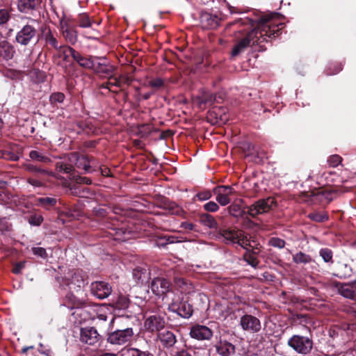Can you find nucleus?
I'll return each instance as SVG.
<instances>
[{
  "instance_id": "f257e3e1",
  "label": "nucleus",
  "mask_w": 356,
  "mask_h": 356,
  "mask_svg": "<svg viewBox=\"0 0 356 356\" xmlns=\"http://www.w3.org/2000/svg\"><path fill=\"white\" fill-rule=\"evenodd\" d=\"M275 17H277V15L275 13H271L261 17L258 20V28L248 31L245 36L236 44L232 49V55L236 56L243 51L252 43L258 42L259 40L257 36L258 34H259V37L262 38L263 41H267L269 38L277 37L279 31L284 27V24L273 21Z\"/></svg>"
},
{
  "instance_id": "f03ea898",
  "label": "nucleus",
  "mask_w": 356,
  "mask_h": 356,
  "mask_svg": "<svg viewBox=\"0 0 356 356\" xmlns=\"http://www.w3.org/2000/svg\"><path fill=\"white\" fill-rule=\"evenodd\" d=\"M68 160L58 161L56 163V170L57 172H62L72 175L74 174V166L79 169H83L86 172H90V163L88 157L85 155H79L78 153H70L67 156Z\"/></svg>"
},
{
  "instance_id": "7ed1b4c3",
  "label": "nucleus",
  "mask_w": 356,
  "mask_h": 356,
  "mask_svg": "<svg viewBox=\"0 0 356 356\" xmlns=\"http://www.w3.org/2000/svg\"><path fill=\"white\" fill-rule=\"evenodd\" d=\"M277 207V203L275 199L272 197H268L264 199H260L256 201L254 204L247 207V214L255 218L258 215H261L269 212Z\"/></svg>"
},
{
  "instance_id": "20e7f679",
  "label": "nucleus",
  "mask_w": 356,
  "mask_h": 356,
  "mask_svg": "<svg viewBox=\"0 0 356 356\" xmlns=\"http://www.w3.org/2000/svg\"><path fill=\"white\" fill-rule=\"evenodd\" d=\"M35 22L34 19H31V23H27L19 29L15 35L17 43L27 46L35 38L38 31L33 24Z\"/></svg>"
},
{
  "instance_id": "39448f33",
  "label": "nucleus",
  "mask_w": 356,
  "mask_h": 356,
  "mask_svg": "<svg viewBox=\"0 0 356 356\" xmlns=\"http://www.w3.org/2000/svg\"><path fill=\"white\" fill-rule=\"evenodd\" d=\"M288 344L293 348L298 353L307 355L309 354L312 348V341L309 338L294 335L288 341Z\"/></svg>"
},
{
  "instance_id": "423d86ee",
  "label": "nucleus",
  "mask_w": 356,
  "mask_h": 356,
  "mask_svg": "<svg viewBox=\"0 0 356 356\" xmlns=\"http://www.w3.org/2000/svg\"><path fill=\"white\" fill-rule=\"evenodd\" d=\"M64 284L70 290L78 291L84 286V278L80 271L72 270L65 277Z\"/></svg>"
},
{
  "instance_id": "0eeeda50",
  "label": "nucleus",
  "mask_w": 356,
  "mask_h": 356,
  "mask_svg": "<svg viewBox=\"0 0 356 356\" xmlns=\"http://www.w3.org/2000/svg\"><path fill=\"white\" fill-rule=\"evenodd\" d=\"M234 193V189L230 186H218L213 188V193L216 195V200L221 206H226L231 202L229 196Z\"/></svg>"
},
{
  "instance_id": "6e6552de",
  "label": "nucleus",
  "mask_w": 356,
  "mask_h": 356,
  "mask_svg": "<svg viewBox=\"0 0 356 356\" xmlns=\"http://www.w3.org/2000/svg\"><path fill=\"white\" fill-rule=\"evenodd\" d=\"M133 329L114 330L108 337V341L111 344H123L132 338Z\"/></svg>"
},
{
  "instance_id": "1a4fd4ad",
  "label": "nucleus",
  "mask_w": 356,
  "mask_h": 356,
  "mask_svg": "<svg viewBox=\"0 0 356 356\" xmlns=\"http://www.w3.org/2000/svg\"><path fill=\"white\" fill-rule=\"evenodd\" d=\"M90 291L94 296L99 299H104L111 293L112 288L108 283L98 281L91 284Z\"/></svg>"
},
{
  "instance_id": "9d476101",
  "label": "nucleus",
  "mask_w": 356,
  "mask_h": 356,
  "mask_svg": "<svg viewBox=\"0 0 356 356\" xmlns=\"http://www.w3.org/2000/svg\"><path fill=\"white\" fill-rule=\"evenodd\" d=\"M240 325L247 332H257L261 329L259 320L252 315L245 314L241 318Z\"/></svg>"
},
{
  "instance_id": "9b49d317",
  "label": "nucleus",
  "mask_w": 356,
  "mask_h": 356,
  "mask_svg": "<svg viewBox=\"0 0 356 356\" xmlns=\"http://www.w3.org/2000/svg\"><path fill=\"white\" fill-rule=\"evenodd\" d=\"M151 289L156 296H165L170 290V283L165 278H154L151 284Z\"/></svg>"
},
{
  "instance_id": "f8f14e48",
  "label": "nucleus",
  "mask_w": 356,
  "mask_h": 356,
  "mask_svg": "<svg viewBox=\"0 0 356 356\" xmlns=\"http://www.w3.org/2000/svg\"><path fill=\"white\" fill-rule=\"evenodd\" d=\"M168 308L184 318H189L193 314L192 306L186 302H178V301L172 300L168 305Z\"/></svg>"
},
{
  "instance_id": "ddd939ff",
  "label": "nucleus",
  "mask_w": 356,
  "mask_h": 356,
  "mask_svg": "<svg viewBox=\"0 0 356 356\" xmlns=\"http://www.w3.org/2000/svg\"><path fill=\"white\" fill-rule=\"evenodd\" d=\"M69 51L72 54L73 59L76 60L81 67L86 69L90 70L91 67H94L95 59L106 60L105 57L99 58L92 56H83L74 49H70Z\"/></svg>"
},
{
  "instance_id": "4468645a",
  "label": "nucleus",
  "mask_w": 356,
  "mask_h": 356,
  "mask_svg": "<svg viewBox=\"0 0 356 356\" xmlns=\"http://www.w3.org/2000/svg\"><path fill=\"white\" fill-rule=\"evenodd\" d=\"M190 335L197 340H209L211 338L213 332L205 325H195L191 327Z\"/></svg>"
},
{
  "instance_id": "2eb2a0df",
  "label": "nucleus",
  "mask_w": 356,
  "mask_h": 356,
  "mask_svg": "<svg viewBox=\"0 0 356 356\" xmlns=\"http://www.w3.org/2000/svg\"><path fill=\"white\" fill-rule=\"evenodd\" d=\"M145 328L149 332H159L165 326L164 319L158 315H152L145 321Z\"/></svg>"
},
{
  "instance_id": "dca6fc26",
  "label": "nucleus",
  "mask_w": 356,
  "mask_h": 356,
  "mask_svg": "<svg viewBox=\"0 0 356 356\" xmlns=\"http://www.w3.org/2000/svg\"><path fill=\"white\" fill-rule=\"evenodd\" d=\"M16 51L15 47L7 40L0 42V60L8 61L12 60Z\"/></svg>"
},
{
  "instance_id": "f3484780",
  "label": "nucleus",
  "mask_w": 356,
  "mask_h": 356,
  "mask_svg": "<svg viewBox=\"0 0 356 356\" xmlns=\"http://www.w3.org/2000/svg\"><path fill=\"white\" fill-rule=\"evenodd\" d=\"M99 334L94 327H85L81 330L80 339L83 343L94 345L99 341Z\"/></svg>"
},
{
  "instance_id": "a211bd4d",
  "label": "nucleus",
  "mask_w": 356,
  "mask_h": 356,
  "mask_svg": "<svg viewBox=\"0 0 356 356\" xmlns=\"http://www.w3.org/2000/svg\"><path fill=\"white\" fill-rule=\"evenodd\" d=\"M220 235L226 243H236L243 235V231L235 228H226L220 230Z\"/></svg>"
},
{
  "instance_id": "6ab92c4d",
  "label": "nucleus",
  "mask_w": 356,
  "mask_h": 356,
  "mask_svg": "<svg viewBox=\"0 0 356 356\" xmlns=\"http://www.w3.org/2000/svg\"><path fill=\"white\" fill-rule=\"evenodd\" d=\"M42 40H43L45 42L44 46L48 47L50 46L51 47L58 49L61 48V45L59 44L58 41L56 38V35L54 34L50 29L44 28L42 31Z\"/></svg>"
},
{
  "instance_id": "aec40b11",
  "label": "nucleus",
  "mask_w": 356,
  "mask_h": 356,
  "mask_svg": "<svg viewBox=\"0 0 356 356\" xmlns=\"http://www.w3.org/2000/svg\"><path fill=\"white\" fill-rule=\"evenodd\" d=\"M175 285L181 293L190 294L194 291L193 284L183 277H176L174 279Z\"/></svg>"
},
{
  "instance_id": "412c9836",
  "label": "nucleus",
  "mask_w": 356,
  "mask_h": 356,
  "mask_svg": "<svg viewBox=\"0 0 356 356\" xmlns=\"http://www.w3.org/2000/svg\"><path fill=\"white\" fill-rule=\"evenodd\" d=\"M200 22L204 28L213 29L218 26V17L207 12H203L200 15Z\"/></svg>"
},
{
  "instance_id": "4be33fe9",
  "label": "nucleus",
  "mask_w": 356,
  "mask_h": 356,
  "mask_svg": "<svg viewBox=\"0 0 356 356\" xmlns=\"http://www.w3.org/2000/svg\"><path fill=\"white\" fill-rule=\"evenodd\" d=\"M38 4V0H18L17 6L20 13H29L35 10Z\"/></svg>"
},
{
  "instance_id": "5701e85b",
  "label": "nucleus",
  "mask_w": 356,
  "mask_h": 356,
  "mask_svg": "<svg viewBox=\"0 0 356 356\" xmlns=\"http://www.w3.org/2000/svg\"><path fill=\"white\" fill-rule=\"evenodd\" d=\"M216 350L221 356H230L235 353L234 346L227 341H221L217 346Z\"/></svg>"
},
{
  "instance_id": "b1692460",
  "label": "nucleus",
  "mask_w": 356,
  "mask_h": 356,
  "mask_svg": "<svg viewBox=\"0 0 356 356\" xmlns=\"http://www.w3.org/2000/svg\"><path fill=\"white\" fill-rule=\"evenodd\" d=\"M24 168L27 171H29L30 172L35 173V174L40 173L41 175H48V176H50V177H55V178L58 179H61V177L58 175L56 173H55V172H54L52 171H49V170H45V169L39 168L37 166H35V165H34L33 164H31V163L25 164L24 165Z\"/></svg>"
},
{
  "instance_id": "393cba45",
  "label": "nucleus",
  "mask_w": 356,
  "mask_h": 356,
  "mask_svg": "<svg viewBox=\"0 0 356 356\" xmlns=\"http://www.w3.org/2000/svg\"><path fill=\"white\" fill-rule=\"evenodd\" d=\"M161 342L166 347L172 346L176 342L175 334L170 331H165L159 334Z\"/></svg>"
},
{
  "instance_id": "a878e982",
  "label": "nucleus",
  "mask_w": 356,
  "mask_h": 356,
  "mask_svg": "<svg viewBox=\"0 0 356 356\" xmlns=\"http://www.w3.org/2000/svg\"><path fill=\"white\" fill-rule=\"evenodd\" d=\"M57 202V200L55 197H39L36 200L35 205L41 207L47 210L54 207Z\"/></svg>"
},
{
  "instance_id": "bb28decb",
  "label": "nucleus",
  "mask_w": 356,
  "mask_h": 356,
  "mask_svg": "<svg viewBox=\"0 0 356 356\" xmlns=\"http://www.w3.org/2000/svg\"><path fill=\"white\" fill-rule=\"evenodd\" d=\"M130 301L126 296L120 295L115 300H113L111 305L118 310H124L129 307Z\"/></svg>"
},
{
  "instance_id": "cd10ccee",
  "label": "nucleus",
  "mask_w": 356,
  "mask_h": 356,
  "mask_svg": "<svg viewBox=\"0 0 356 356\" xmlns=\"http://www.w3.org/2000/svg\"><path fill=\"white\" fill-rule=\"evenodd\" d=\"M200 222L202 225L210 229H217L218 227L216 219L208 213L202 214L200 216Z\"/></svg>"
},
{
  "instance_id": "c85d7f7f",
  "label": "nucleus",
  "mask_w": 356,
  "mask_h": 356,
  "mask_svg": "<svg viewBox=\"0 0 356 356\" xmlns=\"http://www.w3.org/2000/svg\"><path fill=\"white\" fill-rule=\"evenodd\" d=\"M293 261L297 264H307L311 263L313 259L309 254L298 252L293 255Z\"/></svg>"
},
{
  "instance_id": "c756f323",
  "label": "nucleus",
  "mask_w": 356,
  "mask_h": 356,
  "mask_svg": "<svg viewBox=\"0 0 356 356\" xmlns=\"http://www.w3.org/2000/svg\"><path fill=\"white\" fill-rule=\"evenodd\" d=\"M29 156L32 160L37 161L39 162H42L45 163L51 162V160L49 156L44 155L41 152H38L36 150L31 151L29 153Z\"/></svg>"
},
{
  "instance_id": "7c9ffc66",
  "label": "nucleus",
  "mask_w": 356,
  "mask_h": 356,
  "mask_svg": "<svg viewBox=\"0 0 356 356\" xmlns=\"http://www.w3.org/2000/svg\"><path fill=\"white\" fill-rule=\"evenodd\" d=\"M229 213L234 217H239L243 216L244 213H247V210L243 209L238 204H232L228 208Z\"/></svg>"
},
{
  "instance_id": "2f4dec72",
  "label": "nucleus",
  "mask_w": 356,
  "mask_h": 356,
  "mask_svg": "<svg viewBox=\"0 0 356 356\" xmlns=\"http://www.w3.org/2000/svg\"><path fill=\"white\" fill-rule=\"evenodd\" d=\"M124 321H128V318L124 317L113 318L111 321L112 329H114L115 325L116 326L115 330L132 329L131 327H127L124 323Z\"/></svg>"
},
{
  "instance_id": "473e14b6",
  "label": "nucleus",
  "mask_w": 356,
  "mask_h": 356,
  "mask_svg": "<svg viewBox=\"0 0 356 356\" xmlns=\"http://www.w3.org/2000/svg\"><path fill=\"white\" fill-rule=\"evenodd\" d=\"M134 277L141 283L146 282L149 279V273L145 270L135 269L133 272Z\"/></svg>"
},
{
  "instance_id": "72a5a7b5",
  "label": "nucleus",
  "mask_w": 356,
  "mask_h": 356,
  "mask_svg": "<svg viewBox=\"0 0 356 356\" xmlns=\"http://www.w3.org/2000/svg\"><path fill=\"white\" fill-rule=\"evenodd\" d=\"M65 300L69 307H78L81 304V301L72 293H67Z\"/></svg>"
},
{
  "instance_id": "f704fd0d",
  "label": "nucleus",
  "mask_w": 356,
  "mask_h": 356,
  "mask_svg": "<svg viewBox=\"0 0 356 356\" xmlns=\"http://www.w3.org/2000/svg\"><path fill=\"white\" fill-rule=\"evenodd\" d=\"M63 36L70 43L74 44L77 41L76 32L72 29H66L63 31Z\"/></svg>"
},
{
  "instance_id": "c9c22d12",
  "label": "nucleus",
  "mask_w": 356,
  "mask_h": 356,
  "mask_svg": "<svg viewBox=\"0 0 356 356\" xmlns=\"http://www.w3.org/2000/svg\"><path fill=\"white\" fill-rule=\"evenodd\" d=\"M97 59L94 60V67H91L90 70H92L94 72L97 73H104L107 74L109 72V70L107 67V65L105 63L96 62Z\"/></svg>"
},
{
  "instance_id": "e433bc0d",
  "label": "nucleus",
  "mask_w": 356,
  "mask_h": 356,
  "mask_svg": "<svg viewBox=\"0 0 356 356\" xmlns=\"http://www.w3.org/2000/svg\"><path fill=\"white\" fill-rule=\"evenodd\" d=\"M146 356L145 353L137 348H124L122 350L121 356Z\"/></svg>"
},
{
  "instance_id": "4c0bfd02",
  "label": "nucleus",
  "mask_w": 356,
  "mask_h": 356,
  "mask_svg": "<svg viewBox=\"0 0 356 356\" xmlns=\"http://www.w3.org/2000/svg\"><path fill=\"white\" fill-rule=\"evenodd\" d=\"M11 14L8 9H0V26L4 25L10 19Z\"/></svg>"
},
{
  "instance_id": "58836bf2",
  "label": "nucleus",
  "mask_w": 356,
  "mask_h": 356,
  "mask_svg": "<svg viewBox=\"0 0 356 356\" xmlns=\"http://www.w3.org/2000/svg\"><path fill=\"white\" fill-rule=\"evenodd\" d=\"M79 26L82 28H88L92 25V22L89 17L86 14L79 15L78 19Z\"/></svg>"
},
{
  "instance_id": "ea45409f",
  "label": "nucleus",
  "mask_w": 356,
  "mask_h": 356,
  "mask_svg": "<svg viewBox=\"0 0 356 356\" xmlns=\"http://www.w3.org/2000/svg\"><path fill=\"white\" fill-rule=\"evenodd\" d=\"M319 254L326 263H332V252L328 248H322L319 251Z\"/></svg>"
},
{
  "instance_id": "a19ab883",
  "label": "nucleus",
  "mask_w": 356,
  "mask_h": 356,
  "mask_svg": "<svg viewBox=\"0 0 356 356\" xmlns=\"http://www.w3.org/2000/svg\"><path fill=\"white\" fill-rule=\"evenodd\" d=\"M113 86H117L120 87L121 86V81L119 79L115 78V77H110L107 82L104 83L102 85L103 88H108V90H112L111 87Z\"/></svg>"
},
{
  "instance_id": "79ce46f5",
  "label": "nucleus",
  "mask_w": 356,
  "mask_h": 356,
  "mask_svg": "<svg viewBox=\"0 0 356 356\" xmlns=\"http://www.w3.org/2000/svg\"><path fill=\"white\" fill-rule=\"evenodd\" d=\"M70 49H74L70 47L62 46L61 48L57 49L59 52V56L63 58V59L65 61L67 60L68 58L71 56L72 57V54L69 51Z\"/></svg>"
},
{
  "instance_id": "37998d69",
  "label": "nucleus",
  "mask_w": 356,
  "mask_h": 356,
  "mask_svg": "<svg viewBox=\"0 0 356 356\" xmlns=\"http://www.w3.org/2000/svg\"><path fill=\"white\" fill-rule=\"evenodd\" d=\"M241 247L244 249L248 250V248H253V245L251 243V241L248 239L247 236L245 235V233L243 232V235L240 237L236 243Z\"/></svg>"
},
{
  "instance_id": "c03bdc74",
  "label": "nucleus",
  "mask_w": 356,
  "mask_h": 356,
  "mask_svg": "<svg viewBox=\"0 0 356 356\" xmlns=\"http://www.w3.org/2000/svg\"><path fill=\"white\" fill-rule=\"evenodd\" d=\"M241 247L244 249L248 250V248H253V245L251 243V241L248 239L247 236L245 235V233L243 232V235L240 237L236 243Z\"/></svg>"
},
{
  "instance_id": "a18cd8bd",
  "label": "nucleus",
  "mask_w": 356,
  "mask_h": 356,
  "mask_svg": "<svg viewBox=\"0 0 356 356\" xmlns=\"http://www.w3.org/2000/svg\"><path fill=\"white\" fill-rule=\"evenodd\" d=\"M269 245L277 248L282 249L285 246V241L277 237H272L269 240Z\"/></svg>"
},
{
  "instance_id": "49530a36",
  "label": "nucleus",
  "mask_w": 356,
  "mask_h": 356,
  "mask_svg": "<svg viewBox=\"0 0 356 356\" xmlns=\"http://www.w3.org/2000/svg\"><path fill=\"white\" fill-rule=\"evenodd\" d=\"M342 161V159L340 156L337 154H334L330 156L327 159V163L329 166L335 168L338 166Z\"/></svg>"
},
{
  "instance_id": "de8ad7c7",
  "label": "nucleus",
  "mask_w": 356,
  "mask_h": 356,
  "mask_svg": "<svg viewBox=\"0 0 356 356\" xmlns=\"http://www.w3.org/2000/svg\"><path fill=\"white\" fill-rule=\"evenodd\" d=\"M213 191H210L209 190H204L202 191H200L196 194V197L200 201H206L209 200L212 197Z\"/></svg>"
},
{
  "instance_id": "09e8293b",
  "label": "nucleus",
  "mask_w": 356,
  "mask_h": 356,
  "mask_svg": "<svg viewBox=\"0 0 356 356\" xmlns=\"http://www.w3.org/2000/svg\"><path fill=\"white\" fill-rule=\"evenodd\" d=\"M70 179L74 180L78 184H86L87 185L91 184V180L86 177H80L77 176L75 174H72V175H69Z\"/></svg>"
},
{
  "instance_id": "8fccbe9b",
  "label": "nucleus",
  "mask_w": 356,
  "mask_h": 356,
  "mask_svg": "<svg viewBox=\"0 0 356 356\" xmlns=\"http://www.w3.org/2000/svg\"><path fill=\"white\" fill-rule=\"evenodd\" d=\"M148 86L153 88H155L156 90H159L163 87L164 81L161 78H156L149 81L148 83Z\"/></svg>"
},
{
  "instance_id": "3c124183",
  "label": "nucleus",
  "mask_w": 356,
  "mask_h": 356,
  "mask_svg": "<svg viewBox=\"0 0 356 356\" xmlns=\"http://www.w3.org/2000/svg\"><path fill=\"white\" fill-rule=\"evenodd\" d=\"M203 207L205 211L209 212H216L219 209L218 204L213 201L207 202L204 204Z\"/></svg>"
},
{
  "instance_id": "603ef678",
  "label": "nucleus",
  "mask_w": 356,
  "mask_h": 356,
  "mask_svg": "<svg viewBox=\"0 0 356 356\" xmlns=\"http://www.w3.org/2000/svg\"><path fill=\"white\" fill-rule=\"evenodd\" d=\"M65 95L62 92H55L51 95L50 102L52 104L62 103L64 101Z\"/></svg>"
},
{
  "instance_id": "864d4df0",
  "label": "nucleus",
  "mask_w": 356,
  "mask_h": 356,
  "mask_svg": "<svg viewBox=\"0 0 356 356\" xmlns=\"http://www.w3.org/2000/svg\"><path fill=\"white\" fill-rule=\"evenodd\" d=\"M309 217L316 222H323L327 219V216L323 213H312L309 215Z\"/></svg>"
},
{
  "instance_id": "5fc2aeb1",
  "label": "nucleus",
  "mask_w": 356,
  "mask_h": 356,
  "mask_svg": "<svg viewBox=\"0 0 356 356\" xmlns=\"http://www.w3.org/2000/svg\"><path fill=\"white\" fill-rule=\"evenodd\" d=\"M32 252L34 255L40 257L42 259H46L47 257V251L43 248L33 247L32 248Z\"/></svg>"
},
{
  "instance_id": "6e6d98bb",
  "label": "nucleus",
  "mask_w": 356,
  "mask_h": 356,
  "mask_svg": "<svg viewBox=\"0 0 356 356\" xmlns=\"http://www.w3.org/2000/svg\"><path fill=\"white\" fill-rule=\"evenodd\" d=\"M339 292L340 293L346 297V298H352L353 297V295H354V293H353V291L351 290L348 286L346 285H344V286H342L340 289H339Z\"/></svg>"
},
{
  "instance_id": "4d7b16f0",
  "label": "nucleus",
  "mask_w": 356,
  "mask_h": 356,
  "mask_svg": "<svg viewBox=\"0 0 356 356\" xmlns=\"http://www.w3.org/2000/svg\"><path fill=\"white\" fill-rule=\"evenodd\" d=\"M45 179H39L34 178H28L27 182L34 187H42L45 185Z\"/></svg>"
},
{
  "instance_id": "13d9d810",
  "label": "nucleus",
  "mask_w": 356,
  "mask_h": 356,
  "mask_svg": "<svg viewBox=\"0 0 356 356\" xmlns=\"http://www.w3.org/2000/svg\"><path fill=\"white\" fill-rule=\"evenodd\" d=\"M1 157L12 161H17L19 159L17 155L7 151L2 153Z\"/></svg>"
},
{
  "instance_id": "bf43d9fd",
  "label": "nucleus",
  "mask_w": 356,
  "mask_h": 356,
  "mask_svg": "<svg viewBox=\"0 0 356 356\" xmlns=\"http://www.w3.org/2000/svg\"><path fill=\"white\" fill-rule=\"evenodd\" d=\"M244 257L247 259L246 261H248V263L251 265L252 266H253L254 268H256L257 266H258V264H259V261H257V259L253 257L252 255L251 254H249L248 256L247 254H245Z\"/></svg>"
},
{
  "instance_id": "052dcab7",
  "label": "nucleus",
  "mask_w": 356,
  "mask_h": 356,
  "mask_svg": "<svg viewBox=\"0 0 356 356\" xmlns=\"http://www.w3.org/2000/svg\"><path fill=\"white\" fill-rule=\"evenodd\" d=\"M43 221V218L41 216H34L30 219V223L34 225H40Z\"/></svg>"
},
{
  "instance_id": "680f3d73",
  "label": "nucleus",
  "mask_w": 356,
  "mask_h": 356,
  "mask_svg": "<svg viewBox=\"0 0 356 356\" xmlns=\"http://www.w3.org/2000/svg\"><path fill=\"white\" fill-rule=\"evenodd\" d=\"M24 267V263H18L17 264L13 269V272L15 273V274H19L20 273L22 269Z\"/></svg>"
},
{
  "instance_id": "e2e57ef3",
  "label": "nucleus",
  "mask_w": 356,
  "mask_h": 356,
  "mask_svg": "<svg viewBox=\"0 0 356 356\" xmlns=\"http://www.w3.org/2000/svg\"><path fill=\"white\" fill-rule=\"evenodd\" d=\"M181 227L186 230H193L194 229V225L188 222H183L181 224Z\"/></svg>"
},
{
  "instance_id": "0e129e2a",
  "label": "nucleus",
  "mask_w": 356,
  "mask_h": 356,
  "mask_svg": "<svg viewBox=\"0 0 356 356\" xmlns=\"http://www.w3.org/2000/svg\"><path fill=\"white\" fill-rule=\"evenodd\" d=\"M239 21H242V22H243V24H251V25H253V24H254V23L255 22V21H254V20H252V19H250V18H245V19H240V20H239Z\"/></svg>"
},
{
  "instance_id": "69168bd1",
  "label": "nucleus",
  "mask_w": 356,
  "mask_h": 356,
  "mask_svg": "<svg viewBox=\"0 0 356 356\" xmlns=\"http://www.w3.org/2000/svg\"><path fill=\"white\" fill-rule=\"evenodd\" d=\"M102 175L103 176H109V170L107 168L102 169Z\"/></svg>"
},
{
  "instance_id": "338daca9",
  "label": "nucleus",
  "mask_w": 356,
  "mask_h": 356,
  "mask_svg": "<svg viewBox=\"0 0 356 356\" xmlns=\"http://www.w3.org/2000/svg\"><path fill=\"white\" fill-rule=\"evenodd\" d=\"M214 100H215L214 97L213 96V95H211L209 98L204 99V102H205L212 103Z\"/></svg>"
},
{
  "instance_id": "774afa93",
  "label": "nucleus",
  "mask_w": 356,
  "mask_h": 356,
  "mask_svg": "<svg viewBox=\"0 0 356 356\" xmlns=\"http://www.w3.org/2000/svg\"><path fill=\"white\" fill-rule=\"evenodd\" d=\"M152 95V92H146L143 95V97L144 99H149V97H151Z\"/></svg>"
}]
</instances>
